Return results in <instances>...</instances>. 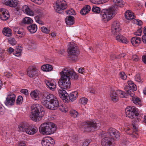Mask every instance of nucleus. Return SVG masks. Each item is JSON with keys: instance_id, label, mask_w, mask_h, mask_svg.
Returning <instances> with one entry per match:
<instances>
[{"instance_id": "f8f14e48", "label": "nucleus", "mask_w": 146, "mask_h": 146, "mask_svg": "<svg viewBox=\"0 0 146 146\" xmlns=\"http://www.w3.org/2000/svg\"><path fill=\"white\" fill-rule=\"evenodd\" d=\"M15 99V95L13 93H9L6 98L5 103L7 106H12L14 104Z\"/></svg>"}, {"instance_id": "37998d69", "label": "nucleus", "mask_w": 146, "mask_h": 146, "mask_svg": "<svg viewBox=\"0 0 146 146\" xmlns=\"http://www.w3.org/2000/svg\"><path fill=\"white\" fill-rule=\"evenodd\" d=\"M58 107H59V110L62 112H66L68 110L67 108H65L63 104L61 105H59V106Z\"/></svg>"}, {"instance_id": "9b49d317", "label": "nucleus", "mask_w": 146, "mask_h": 146, "mask_svg": "<svg viewBox=\"0 0 146 146\" xmlns=\"http://www.w3.org/2000/svg\"><path fill=\"white\" fill-rule=\"evenodd\" d=\"M131 87L129 86H126L124 88V89L126 91V93L121 91H119V96L122 98H128L129 95L130 96L133 97L134 96V92L132 90Z\"/></svg>"}, {"instance_id": "20e7f679", "label": "nucleus", "mask_w": 146, "mask_h": 146, "mask_svg": "<svg viewBox=\"0 0 146 146\" xmlns=\"http://www.w3.org/2000/svg\"><path fill=\"white\" fill-rule=\"evenodd\" d=\"M56 129L55 124L52 122H48L42 124L39 127V131L43 134L48 135L54 133Z\"/></svg>"}, {"instance_id": "bf43d9fd", "label": "nucleus", "mask_w": 146, "mask_h": 146, "mask_svg": "<svg viewBox=\"0 0 146 146\" xmlns=\"http://www.w3.org/2000/svg\"><path fill=\"white\" fill-rule=\"evenodd\" d=\"M132 59L133 61L136 62L139 60V58L137 55L135 54L132 56Z\"/></svg>"}, {"instance_id": "5fc2aeb1", "label": "nucleus", "mask_w": 146, "mask_h": 146, "mask_svg": "<svg viewBox=\"0 0 146 146\" xmlns=\"http://www.w3.org/2000/svg\"><path fill=\"white\" fill-rule=\"evenodd\" d=\"M120 76L121 78L123 80H125L126 79V76L123 72H121L120 74Z\"/></svg>"}, {"instance_id": "6e6552de", "label": "nucleus", "mask_w": 146, "mask_h": 146, "mask_svg": "<svg viewBox=\"0 0 146 146\" xmlns=\"http://www.w3.org/2000/svg\"><path fill=\"white\" fill-rule=\"evenodd\" d=\"M56 98L54 96L48 92L44 93L42 96L41 100V103L42 105L46 107L52 101Z\"/></svg>"}, {"instance_id": "4d7b16f0", "label": "nucleus", "mask_w": 146, "mask_h": 146, "mask_svg": "<svg viewBox=\"0 0 146 146\" xmlns=\"http://www.w3.org/2000/svg\"><path fill=\"white\" fill-rule=\"evenodd\" d=\"M135 80L136 81L139 82H141V81L140 76L139 74H136L135 76Z\"/></svg>"}, {"instance_id": "13d9d810", "label": "nucleus", "mask_w": 146, "mask_h": 146, "mask_svg": "<svg viewBox=\"0 0 146 146\" xmlns=\"http://www.w3.org/2000/svg\"><path fill=\"white\" fill-rule=\"evenodd\" d=\"M31 1L39 5L41 4L43 0H31Z\"/></svg>"}, {"instance_id": "58836bf2", "label": "nucleus", "mask_w": 146, "mask_h": 146, "mask_svg": "<svg viewBox=\"0 0 146 146\" xmlns=\"http://www.w3.org/2000/svg\"><path fill=\"white\" fill-rule=\"evenodd\" d=\"M92 10L93 12L95 13H99L101 12L100 8L95 6H93V7Z\"/></svg>"}, {"instance_id": "a211bd4d", "label": "nucleus", "mask_w": 146, "mask_h": 146, "mask_svg": "<svg viewBox=\"0 0 146 146\" xmlns=\"http://www.w3.org/2000/svg\"><path fill=\"white\" fill-rule=\"evenodd\" d=\"M39 72L38 70L36 68L32 67L29 68L27 71V74L29 77L32 78L37 76Z\"/></svg>"}, {"instance_id": "bb28decb", "label": "nucleus", "mask_w": 146, "mask_h": 146, "mask_svg": "<svg viewBox=\"0 0 146 146\" xmlns=\"http://www.w3.org/2000/svg\"><path fill=\"white\" fill-rule=\"evenodd\" d=\"M78 92H74L71 93L69 95H68V99L69 102L71 101V102L75 100L77 96Z\"/></svg>"}, {"instance_id": "49530a36", "label": "nucleus", "mask_w": 146, "mask_h": 146, "mask_svg": "<svg viewBox=\"0 0 146 146\" xmlns=\"http://www.w3.org/2000/svg\"><path fill=\"white\" fill-rule=\"evenodd\" d=\"M66 13L67 14H69L70 15H75V12L74 10L72 9L66 11Z\"/></svg>"}, {"instance_id": "79ce46f5", "label": "nucleus", "mask_w": 146, "mask_h": 146, "mask_svg": "<svg viewBox=\"0 0 146 146\" xmlns=\"http://www.w3.org/2000/svg\"><path fill=\"white\" fill-rule=\"evenodd\" d=\"M24 30L23 28H20L18 31H17V34H18L19 35H21V36H20L19 37L22 38L25 35V33L24 32Z\"/></svg>"}, {"instance_id": "4c0bfd02", "label": "nucleus", "mask_w": 146, "mask_h": 146, "mask_svg": "<svg viewBox=\"0 0 146 146\" xmlns=\"http://www.w3.org/2000/svg\"><path fill=\"white\" fill-rule=\"evenodd\" d=\"M132 100L134 103L136 105H138L139 106L141 105V100L139 98H133L132 97Z\"/></svg>"}, {"instance_id": "0e129e2a", "label": "nucleus", "mask_w": 146, "mask_h": 146, "mask_svg": "<svg viewBox=\"0 0 146 146\" xmlns=\"http://www.w3.org/2000/svg\"><path fill=\"white\" fill-rule=\"evenodd\" d=\"M14 50L11 47H10L8 49V52L10 54H11L14 51Z\"/></svg>"}, {"instance_id": "774afa93", "label": "nucleus", "mask_w": 146, "mask_h": 146, "mask_svg": "<svg viewBox=\"0 0 146 146\" xmlns=\"http://www.w3.org/2000/svg\"><path fill=\"white\" fill-rule=\"evenodd\" d=\"M18 28L17 27H15L14 29V32L15 33H17V31H18Z\"/></svg>"}, {"instance_id": "cd10ccee", "label": "nucleus", "mask_w": 146, "mask_h": 146, "mask_svg": "<svg viewBox=\"0 0 146 146\" xmlns=\"http://www.w3.org/2000/svg\"><path fill=\"white\" fill-rule=\"evenodd\" d=\"M125 16L126 19L128 20L133 19L135 18L134 14L129 10L126 11L125 13Z\"/></svg>"}, {"instance_id": "6ab92c4d", "label": "nucleus", "mask_w": 146, "mask_h": 146, "mask_svg": "<svg viewBox=\"0 0 146 146\" xmlns=\"http://www.w3.org/2000/svg\"><path fill=\"white\" fill-rule=\"evenodd\" d=\"M58 93L60 97L62 98L63 101L66 103H68V94L66 91L61 88L58 90Z\"/></svg>"}, {"instance_id": "a18cd8bd", "label": "nucleus", "mask_w": 146, "mask_h": 146, "mask_svg": "<svg viewBox=\"0 0 146 146\" xmlns=\"http://www.w3.org/2000/svg\"><path fill=\"white\" fill-rule=\"evenodd\" d=\"M70 113L72 117L75 118L77 117L78 113L75 110H71L70 111Z\"/></svg>"}, {"instance_id": "a878e982", "label": "nucleus", "mask_w": 146, "mask_h": 146, "mask_svg": "<svg viewBox=\"0 0 146 146\" xmlns=\"http://www.w3.org/2000/svg\"><path fill=\"white\" fill-rule=\"evenodd\" d=\"M27 29L31 33H35L37 30V26L35 24H32L27 27Z\"/></svg>"}, {"instance_id": "4be33fe9", "label": "nucleus", "mask_w": 146, "mask_h": 146, "mask_svg": "<svg viewBox=\"0 0 146 146\" xmlns=\"http://www.w3.org/2000/svg\"><path fill=\"white\" fill-rule=\"evenodd\" d=\"M45 82L47 86V87L52 91H54L56 88V85L48 80H45Z\"/></svg>"}, {"instance_id": "423d86ee", "label": "nucleus", "mask_w": 146, "mask_h": 146, "mask_svg": "<svg viewBox=\"0 0 146 146\" xmlns=\"http://www.w3.org/2000/svg\"><path fill=\"white\" fill-rule=\"evenodd\" d=\"M19 128L20 131L25 132L27 134L31 135L34 134L38 131L36 127H33L27 123H22L19 126Z\"/></svg>"}, {"instance_id": "dca6fc26", "label": "nucleus", "mask_w": 146, "mask_h": 146, "mask_svg": "<svg viewBox=\"0 0 146 146\" xmlns=\"http://www.w3.org/2000/svg\"><path fill=\"white\" fill-rule=\"evenodd\" d=\"M121 30L119 23L117 21H114L112 24L111 27V32L113 35L116 34V33L119 32Z\"/></svg>"}, {"instance_id": "ddd939ff", "label": "nucleus", "mask_w": 146, "mask_h": 146, "mask_svg": "<svg viewBox=\"0 0 146 146\" xmlns=\"http://www.w3.org/2000/svg\"><path fill=\"white\" fill-rule=\"evenodd\" d=\"M108 135L114 140V138L118 139H119V134L118 131L112 128H110L108 130Z\"/></svg>"}, {"instance_id": "473e14b6", "label": "nucleus", "mask_w": 146, "mask_h": 146, "mask_svg": "<svg viewBox=\"0 0 146 146\" xmlns=\"http://www.w3.org/2000/svg\"><path fill=\"white\" fill-rule=\"evenodd\" d=\"M132 125L133 126V132L132 133H130V134L131 135L132 137H137L138 135L137 133L138 129L134 124L133 123Z\"/></svg>"}, {"instance_id": "09e8293b", "label": "nucleus", "mask_w": 146, "mask_h": 146, "mask_svg": "<svg viewBox=\"0 0 146 146\" xmlns=\"http://www.w3.org/2000/svg\"><path fill=\"white\" fill-rule=\"evenodd\" d=\"M48 138L43 139L41 142V143L43 146H47Z\"/></svg>"}, {"instance_id": "9d476101", "label": "nucleus", "mask_w": 146, "mask_h": 146, "mask_svg": "<svg viewBox=\"0 0 146 146\" xmlns=\"http://www.w3.org/2000/svg\"><path fill=\"white\" fill-rule=\"evenodd\" d=\"M67 4L64 0H58L56 2L54 9L56 12L59 13H62L63 10L67 8Z\"/></svg>"}, {"instance_id": "b1692460", "label": "nucleus", "mask_w": 146, "mask_h": 146, "mask_svg": "<svg viewBox=\"0 0 146 146\" xmlns=\"http://www.w3.org/2000/svg\"><path fill=\"white\" fill-rule=\"evenodd\" d=\"M6 4L10 7H15L18 4V1L15 0L14 1L12 0H5Z\"/></svg>"}, {"instance_id": "5701e85b", "label": "nucleus", "mask_w": 146, "mask_h": 146, "mask_svg": "<svg viewBox=\"0 0 146 146\" xmlns=\"http://www.w3.org/2000/svg\"><path fill=\"white\" fill-rule=\"evenodd\" d=\"M22 10L24 13H26L27 15L32 16L34 15V12L29 8L27 6L24 5L23 6Z\"/></svg>"}, {"instance_id": "e433bc0d", "label": "nucleus", "mask_w": 146, "mask_h": 146, "mask_svg": "<svg viewBox=\"0 0 146 146\" xmlns=\"http://www.w3.org/2000/svg\"><path fill=\"white\" fill-rule=\"evenodd\" d=\"M22 22L24 24H29L33 23V20L30 18L26 17L23 19Z\"/></svg>"}, {"instance_id": "72a5a7b5", "label": "nucleus", "mask_w": 146, "mask_h": 146, "mask_svg": "<svg viewBox=\"0 0 146 146\" xmlns=\"http://www.w3.org/2000/svg\"><path fill=\"white\" fill-rule=\"evenodd\" d=\"M115 4L113 6H116L118 8V7H122L124 5V3L122 2V0H112Z\"/></svg>"}, {"instance_id": "c9c22d12", "label": "nucleus", "mask_w": 146, "mask_h": 146, "mask_svg": "<svg viewBox=\"0 0 146 146\" xmlns=\"http://www.w3.org/2000/svg\"><path fill=\"white\" fill-rule=\"evenodd\" d=\"M31 97L35 100H38L39 98V94L36 90L32 91L30 94Z\"/></svg>"}, {"instance_id": "c03bdc74", "label": "nucleus", "mask_w": 146, "mask_h": 146, "mask_svg": "<svg viewBox=\"0 0 146 146\" xmlns=\"http://www.w3.org/2000/svg\"><path fill=\"white\" fill-rule=\"evenodd\" d=\"M23 100V97L21 96H19L16 100V103L17 105H20L21 104Z\"/></svg>"}, {"instance_id": "052dcab7", "label": "nucleus", "mask_w": 146, "mask_h": 146, "mask_svg": "<svg viewBox=\"0 0 146 146\" xmlns=\"http://www.w3.org/2000/svg\"><path fill=\"white\" fill-rule=\"evenodd\" d=\"M21 92L26 96L28 95L29 94L28 90L26 89L21 90Z\"/></svg>"}, {"instance_id": "69168bd1", "label": "nucleus", "mask_w": 146, "mask_h": 146, "mask_svg": "<svg viewBox=\"0 0 146 146\" xmlns=\"http://www.w3.org/2000/svg\"><path fill=\"white\" fill-rule=\"evenodd\" d=\"M142 59L143 62L146 64V55L143 56L142 57Z\"/></svg>"}, {"instance_id": "c85d7f7f", "label": "nucleus", "mask_w": 146, "mask_h": 146, "mask_svg": "<svg viewBox=\"0 0 146 146\" xmlns=\"http://www.w3.org/2000/svg\"><path fill=\"white\" fill-rule=\"evenodd\" d=\"M91 10V7L90 5H86L84 6L80 11L81 15H84L88 13Z\"/></svg>"}, {"instance_id": "3c124183", "label": "nucleus", "mask_w": 146, "mask_h": 146, "mask_svg": "<svg viewBox=\"0 0 146 146\" xmlns=\"http://www.w3.org/2000/svg\"><path fill=\"white\" fill-rule=\"evenodd\" d=\"M91 141L90 139H86L84 142L82 146H88Z\"/></svg>"}, {"instance_id": "39448f33", "label": "nucleus", "mask_w": 146, "mask_h": 146, "mask_svg": "<svg viewBox=\"0 0 146 146\" xmlns=\"http://www.w3.org/2000/svg\"><path fill=\"white\" fill-rule=\"evenodd\" d=\"M67 51L72 60L76 61L77 59L80 52L76 44L73 42H70L68 45Z\"/></svg>"}, {"instance_id": "412c9836", "label": "nucleus", "mask_w": 146, "mask_h": 146, "mask_svg": "<svg viewBox=\"0 0 146 146\" xmlns=\"http://www.w3.org/2000/svg\"><path fill=\"white\" fill-rule=\"evenodd\" d=\"M110 97L111 100L113 102H116L119 100V98L116 92L114 90H112L110 94Z\"/></svg>"}, {"instance_id": "1a4fd4ad", "label": "nucleus", "mask_w": 146, "mask_h": 146, "mask_svg": "<svg viewBox=\"0 0 146 146\" xmlns=\"http://www.w3.org/2000/svg\"><path fill=\"white\" fill-rule=\"evenodd\" d=\"M137 110V109L134 106L127 107L125 110L127 116L132 119L136 118L139 115Z\"/></svg>"}, {"instance_id": "7c9ffc66", "label": "nucleus", "mask_w": 146, "mask_h": 146, "mask_svg": "<svg viewBox=\"0 0 146 146\" xmlns=\"http://www.w3.org/2000/svg\"><path fill=\"white\" fill-rule=\"evenodd\" d=\"M3 33L4 35L8 37L11 36L12 35L11 30L8 28H4L3 30Z\"/></svg>"}, {"instance_id": "ea45409f", "label": "nucleus", "mask_w": 146, "mask_h": 146, "mask_svg": "<svg viewBox=\"0 0 146 146\" xmlns=\"http://www.w3.org/2000/svg\"><path fill=\"white\" fill-rule=\"evenodd\" d=\"M55 143L54 140L51 138H48L47 146H53Z\"/></svg>"}, {"instance_id": "2f4dec72", "label": "nucleus", "mask_w": 146, "mask_h": 146, "mask_svg": "<svg viewBox=\"0 0 146 146\" xmlns=\"http://www.w3.org/2000/svg\"><path fill=\"white\" fill-rule=\"evenodd\" d=\"M41 69L44 71L48 72L51 71L53 69L52 66L50 64L44 65L41 67Z\"/></svg>"}, {"instance_id": "8fccbe9b", "label": "nucleus", "mask_w": 146, "mask_h": 146, "mask_svg": "<svg viewBox=\"0 0 146 146\" xmlns=\"http://www.w3.org/2000/svg\"><path fill=\"white\" fill-rule=\"evenodd\" d=\"M78 140V137L77 135H75L72 136L71 140L74 142L76 143Z\"/></svg>"}, {"instance_id": "f3484780", "label": "nucleus", "mask_w": 146, "mask_h": 146, "mask_svg": "<svg viewBox=\"0 0 146 146\" xmlns=\"http://www.w3.org/2000/svg\"><path fill=\"white\" fill-rule=\"evenodd\" d=\"M10 17L8 11L5 9H0V18L3 20H6Z\"/></svg>"}, {"instance_id": "e2e57ef3", "label": "nucleus", "mask_w": 146, "mask_h": 146, "mask_svg": "<svg viewBox=\"0 0 146 146\" xmlns=\"http://www.w3.org/2000/svg\"><path fill=\"white\" fill-rule=\"evenodd\" d=\"M142 40L143 42L145 43H146V35L144 34L142 36Z\"/></svg>"}, {"instance_id": "aec40b11", "label": "nucleus", "mask_w": 146, "mask_h": 146, "mask_svg": "<svg viewBox=\"0 0 146 146\" xmlns=\"http://www.w3.org/2000/svg\"><path fill=\"white\" fill-rule=\"evenodd\" d=\"M114 35L115 36L116 40L118 41L125 44H127L129 42L128 40L122 35L119 34V32L116 33V34Z\"/></svg>"}, {"instance_id": "7ed1b4c3", "label": "nucleus", "mask_w": 146, "mask_h": 146, "mask_svg": "<svg viewBox=\"0 0 146 146\" xmlns=\"http://www.w3.org/2000/svg\"><path fill=\"white\" fill-rule=\"evenodd\" d=\"M117 10V7L116 6H111L108 9H103L101 12L102 19L106 23L111 19L115 15Z\"/></svg>"}, {"instance_id": "6e6d98bb", "label": "nucleus", "mask_w": 146, "mask_h": 146, "mask_svg": "<svg viewBox=\"0 0 146 146\" xmlns=\"http://www.w3.org/2000/svg\"><path fill=\"white\" fill-rule=\"evenodd\" d=\"M5 112V109L4 107L0 104V114L2 115Z\"/></svg>"}, {"instance_id": "4468645a", "label": "nucleus", "mask_w": 146, "mask_h": 146, "mask_svg": "<svg viewBox=\"0 0 146 146\" xmlns=\"http://www.w3.org/2000/svg\"><path fill=\"white\" fill-rule=\"evenodd\" d=\"M59 106V103L58 100L56 98L53 101L50 102L46 107L47 108L54 110L57 109Z\"/></svg>"}, {"instance_id": "864d4df0", "label": "nucleus", "mask_w": 146, "mask_h": 146, "mask_svg": "<svg viewBox=\"0 0 146 146\" xmlns=\"http://www.w3.org/2000/svg\"><path fill=\"white\" fill-rule=\"evenodd\" d=\"M142 31L141 30V28H139L137 30V31L134 33V34L136 35L140 36L141 35Z\"/></svg>"}, {"instance_id": "338daca9", "label": "nucleus", "mask_w": 146, "mask_h": 146, "mask_svg": "<svg viewBox=\"0 0 146 146\" xmlns=\"http://www.w3.org/2000/svg\"><path fill=\"white\" fill-rule=\"evenodd\" d=\"M65 52L64 50V49H62L61 50L58 51V53L60 54H62Z\"/></svg>"}, {"instance_id": "de8ad7c7", "label": "nucleus", "mask_w": 146, "mask_h": 146, "mask_svg": "<svg viewBox=\"0 0 146 146\" xmlns=\"http://www.w3.org/2000/svg\"><path fill=\"white\" fill-rule=\"evenodd\" d=\"M41 30L42 32L46 34L48 33L50 31V29H48L44 27H42L41 28Z\"/></svg>"}, {"instance_id": "393cba45", "label": "nucleus", "mask_w": 146, "mask_h": 146, "mask_svg": "<svg viewBox=\"0 0 146 146\" xmlns=\"http://www.w3.org/2000/svg\"><path fill=\"white\" fill-rule=\"evenodd\" d=\"M141 39L137 36L132 37L131 39V42L133 45L134 46H137L140 43Z\"/></svg>"}, {"instance_id": "f704fd0d", "label": "nucleus", "mask_w": 146, "mask_h": 146, "mask_svg": "<svg viewBox=\"0 0 146 146\" xmlns=\"http://www.w3.org/2000/svg\"><path fill=\"white\" fill-rule=\"evenodd\" d=\"M22 47L20 46H16V49H15V55L17 56H20L22 52Z\"/></svg>"}, {"instance_id": "c756f323", "label": "nucleus", "mask_w": 146, "mask_h": 146, "mask_svg": "<svg viewBox=\"0 0 146 146\" xmlns=\"http://www.w3.org/2000/svg\"><path fill=\"white\" fill-rule=\"evenodd\" d=\"M74 18L73 17L69 16L66 18V23L69 25H72L74 23Z\"/></svg>"}, {"instance_id": "f257e3e1", "label": "nucleus", "mask_w": 146, "mask_h": 146, "mask_svg": "<svg viewBox=\"0 0 146 146\" xmlns=\"http://www.w3.org/2000/svg\"><path fill=\"white\" fill-rule=\"evenodd\" d=\"M61 77L58 82L59 86L61 88L67 89L70 88L71 86L70 79L76 80L78 76L72 69H64L60 72Z\"/></svg>"}, {"instance_id": "a19ab883", "label": "nucleus", "mask_w": 146, "mask_h": 146, "mask_svg": "<svg viewBox=\"0 0 146 146\" xmlns=\"http://www.w3.org/2000/svg\"><path fill=\"white\" fill-rule=\"evenodd\" d=\"M8 42L10 44L13 45H15L17 43V41L15 38H9Z\"/></svg>"}, {"instance_id": "2eb2a0df", "label": "nucleus", "mask_w": 146, "mask_h": 146, "mask_svg": "<svg viewBox=\"0 0 146 146\" xmlns=\"http://www.w3.org/2000/svg\"><path fill=\"white\" fill-rule=\"evenodd\" d=\"M114 140L110 137H105L103 138L101 141V144L102 146H111L113 144Z\"/></svg>"}, {"instance_id": "680f3d73", "label": "nucleus", "mask_w": 146, "mask_h": 146, "mask_svg": "<svg viewBox=\"0 0 146 146\" xmlns=\"http://www.w3.org/2000/svg\"><path fill=\"white\" fill-rule=\"evenodd\" d=\"M85 70L84 68H80L78 70V72L82 74H84V72Z\"/></svg>"}, {"instance_id": "603ef678", "label": "nucleus", "mask_w": 146, "mask_h": 146, "mask_svg": "<svg viewBox=\"0 0 146 146\" xmlns=\"http://www.w3.org/2000/svg\"><path fill=\"white\" fill-rule=\"evenodd\" d=\"M81 103L83 104H86L88 101V99L85 98H80Z\"/></svg>"}, {"instance_id": "f03ea898", "label": "nucleus", "mask_w": 146, "mask_h": 146, "mask_svg": "<svg viewBox=\"0 0 146 146\" xmlns=\"http://www.w3.org/2000/svg\"><path fill=\"white\" fill-rule=\"evenodd\" d=\"M45 113L42 106L38 104L33 106L31 110V114L30 116L31 119L35 121H39L41 119Z\"/></svg>"}, {"instance_id": "0eeeda50", "label": "nucleus", "mask_w": 146, "mask_h": 146, "mask_svg": "<svg viewBox=\"0 0 146 146\" xmlns=\"http://www.w3.org/2000/svg\"><path fill=\"white\" fill-rule=\"evenodd\" d=\"M100 126L99 123H97L94 121H92L86 122L83 126V128L84 129L85 131L90 132L95 131Z\"/></svg>"}]
</instances>
